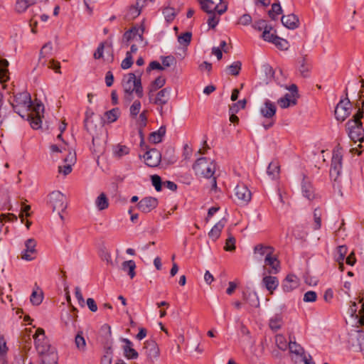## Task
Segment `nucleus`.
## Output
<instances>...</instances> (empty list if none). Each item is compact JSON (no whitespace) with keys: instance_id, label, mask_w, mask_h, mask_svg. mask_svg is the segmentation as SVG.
<instances>
[{"instance_id":"32","label":"nucleus","mask_w":364,"mask_h":364,"mask_svg":"<svg viewBox=\"0 0 364 364\" xmlns=\"http://www.w3.org/2000/svg\"><path fill=\"white\" fill-rule=\"evenodd\" d=\"M119 116V110L118 108H114L109 111H107L105 113V120L104 122L107 124H110L114 122L117 120Z\"/></svg>"},{"instance_id":"38","label":"nucleus","mask_w":364,"mask_h":364,"mask_svg":"<svg viewBox=\"0 0 364 364\" xmlns=\"http://www.w3.org/2000/svg\"><path fill=\"white\" fill-rule=\"evenodd\" d=\"M280 171V166L278 162L272 161L269 164L267 168V173L272 178L279 176Z\"/></svg>"},{"instance_id":"60","label":"nucleus","mask_w":364,"mask_h":364,"mask_svg":"<svg viewBox=\"0 0 364 364\" xmlns=\"http://www.w3.org/2000/svg\"><path fill=\"white\" fill-rule=\"evenodd\" d=\"M164 14L168 21H172L175 16L173 10L170 8L166 9L164 11Z\"/></svg>"},{"instance_id":"46","label":"nucleus","mask_w":364,"mask_h":364,"mask_svg":"<svg viewBox=\"0 0 364 364\" xmlns=\"http://www.w3.org/2000/svg\"><path fill=\"white\" fill-rule=\"evenodd\" d=\"M141 103L138 100H135L133 104L131 105L129 111L130 114L132 118H136L138 114H139L141 110Z\"/></svg>"},{"instance_id":"18","label":"nucleus","mask_w":364,"mask_h":364,"mask_svg":"<svg viewBox=\"0 0 364 364\" xmlns=\"http://www.w3.org/2000/svg\"><path fill=\"white\" fill-rule=\"evenodd\" d=\"M342 150L338 146L334 149L332 157V168L333 171L336 172V174H339L342 164Z\"/></svg>"},{"instance_id":"47","label":"nucleus","mask_w":364,"mask_h":364,"mask_svg":"<svg viewBox=\"0 0 364 364\" xmlns=\"http://www.w3.org/2000/svg\"><path fill=\"white\" fill-rule=\"evenodd\" d=\"M282 7L279 4H273L272 9L269 11V16L273 19H276L277 16L282 13Z\"/></svg>"},{"instance_id":"36","label":"nucleus","mask_w":364,"mask_h":364,"mask_svg":"<svg viewBox=\"0 0 364 364\" xmlns=\"http://www.w3.org/2000/svg\"><path fill=\"white\" fill-rule=\"evenodd\" d=\"M43 298V291L40 288L37 287L31 294V301L34 305H39L42 302Z\"/></svg>"},{"instance_id":"5","label":"nucleus","mask_w":364,"mask_h":364,"mask_svg":"<svg viewBox=\"0 0 364 364\" xmlns=\"http://www.w3.org/2000/svg\"><path fill=\"white\" fill-rule=\"evenodd\" d=\"M196 174L205 178H211L215 171V164L214 161L210 159L200 158L193 166Z\"/></svg>"},{"instance_id":"25","label":"nucleus","mask_w":364,"mask_h":364,"mask_svg":"<svg viewBox=\"0 0 364 364\" xmlns=\"http://www.w3.org/2000/svg\"><path fill=\"white\" fill-rule=\"evenodd\" d=\"M260 112L266 118H272L276 113V106L269 101H266L264 106L261 107Z\"/></svg>"},{"instance_id":"7","label":"nucleus","mask_w":364,"mask_h":364,"mask_svg":"<svg viewBox=\"0 0 364 364\" xmlns=\"http://www.w3.org/2000/svg\"><path fill=\"white\" fill-rule=\"evenodd\" d=\"M202 9L208 14L216 12L221 15L226 11L228 5L225 0H198Z\"/></svg>"},{"instance_id":"28","label":"nucleus","mask_w":364,"mask_h":364,"mask_svg":"<svg viewBox=\"0 0 364 364\" xmlns=\"http://www.w3.org/2000/svg\"><path fill=\"white\" fill-rule=\"evenodd\" d=\"M9 62L5 59L0 60V82H6L9 79V74L7 67Z\"/></svg>"},{"instance_id":"13","label":"nucleus","mask_w":364,"mask_h":364,"mask_svg":"<svg viewBox=\"0 0 364 364\" xmlns=\"http://www.w3.org/2000/svg\"><path fill=\"white\" fill-rule=\"evenodd\" d=\"M169 90L164 88L159 91L156 94L152 92V96L149 97V102L158 105L163 106L166 104L168 100Z\"/></svg>"},{"instance_id":"59","label":"nucleus","mask_w":364,"mask_h":364,"mask_svg":"<svg viewBox=\"0 0 364 364\" xmlns=\"http://www.w3.org/2000/svg\"><path fill=\"white\" fill-rule=\"evenodd\" d=\"M252 22V18L249 14L242 15L238 23L241 25H248Z\"/></svg>"},{"instance_id":"40","label":"nucleus","mask_w":364,"mask_h":364,"mask_svg":"<svg viewBox=\"0 0 364 364\" xmlns=\"http://www.w3.org/2000/svg\"><path fill=\"white\" fill-rule=\"evenodd\" d=\"M122 268L124 271H127L129 273V275L132 279L135 276V268L136 264L135 262L133 260H129L124 262L122 264Z\"/></svg>"},{"instance_id":"20","label":"nucleus","mask_w":364,"mask_h":364,"mask_svg":"<svg viewBox=\"0 0 364 364\" xmlns=\"http://www.w3.org/2000/svg\"><path fill=\"white\" fill-rule=\"evenodd\" d=\"M282 22L285 27L289 29H294L299 26V18L294 14L283 16L282 17Z\"/></svg>"},{"instance_id":"45","label":"nucleus","mask_w":364,"mask_h":364,"mask_svg":"<svg viewBox=\"0 0 364 364\" xmlns=\"http://www.w3.org/2000/svg\"><path fill=\"white\" fill-rule=\"evenodd\" d=\"M134 119H135L136 123L139 129L146 127L147 122L146 111L144 110L138 117L136 116V117Z\"/></svg>"},{"instance_id":"24","label":"nucleus","mask_w":364,"mask_h":364,"mask_svg":"<svg viewBox=\"0 0 364 364\" xmlns=\"http://www.w3.org/2000/svg\"><path fill=\"white\" fill-rule=\"evenodd\" d=\"M274 252V249L269 245L264 244H258L254 247V252L259 255V256L269 257Z\"/></svg>"},{"instance_id":"2","label":"nucleus","mask_w":364,"mask_h":364,"mask_svg":"<svg viewBox=\"0 0 364 364\" xmlns=\"http://www.w3.org/2000/svg\"><path fill=\"white\" fill-rule=\"evenodd\" d=\"M211 219H219L208 233L209 237L213 240L219 238L221 231L226 223V213L220 210V207H212L208 210L206 221L208 222Z\"/></svg>"},{"instance_id":"9","label":"nucleus","mask_w":364,"mask_h":364,"mask_svg":"<svg viewBox=\"0 0 364 364\" xmlns=\"http://www.w3.org/2000/svg\"><path fill=\"white\" fill-rule=\"evenodd\" d=\"M145 354L149 361L153 363L160 355V349L157 343L154 340H147L144 343Z\"/></svg>"},{"instance_id":"55","label":"nucleus","mask_w":364,"mask_h":364,"mask_svg":"<svg viewBox=\"0 0 364 364\" xmlns=\"http://www.w3.org/2000/svg\"><path fill=\"white\" fill-rule=\"evenodd\" d=\"M317 296L315 291H309L305 293L304 301L305 302H314L316 300Z\"/></svg>"},{"instance_id":"1","label":"nucleus","mask_w":364,"mask_h":364,"mask_svg":"<svg viewBox=\"0 0 364 364\" xmlns=\"http://www.w3.org/2000/svg\"><path fill=\"white\" fill-rule=\"evenodd\" d=\"M143 33L142 29L140 31L136 28H133L124 34L122 41L127 46H131V50L127 53L126 58L121 63L122 69L127 70L132 67L133 64L132 53H136L138 47L142 45L144 41Z\"/></svg>"},{"instance_id":"54","label":"nucleus","mask_w":364,"mask_h":364,"mask_svg":"<svg viewBox=\"0 0 364 364\" xmlns=\"http://www.w3.org/2000/svg\"><path fill=\"white\" fill-rule=\"evenodd\" d=\"M129 148L124 145H118L115 149V154L118 156H122L129 154Z\"/></svg>"},{"instance_id":"41","label":"nucleus","mask_w":364,"mask_h":364,"mask_svg":"<svg viewBox=\"0 0 364 364\" xmlns=\"http://www.w3.org/2000/svg\"><path fill=\"white\" fill-rule=\"evenodd\" d=\"M282 326V318L279 316H276L272 318L269 321V327L272 331H278Z\"/></svg>"},{"instance_id":"57","label":"nucleus","mask_w":364,"mask_h":364,"mask_svg":"<svg viewBox=\"0 0 364 364\" xmlns=\"http://www.w3.org/2000/svg\"><path fill=\"white\" fill-rule=\"evenodd\" d=\"M152 70H164V67L157 61H152L150 63L149 68H147V71L150 72Z\"/></svg>"},{"instance_id":"17","label":"nucleus","mask_w":364,"mask_h":364,"mask_svg":"<svg viewBox=\"0 0 364 364\" xmlns=\"http://www.w3.org/2000/svg\"><path fill=\"white\" fill-rule=\"evenodd\" d=\"M264 262L266 266L269 267V269L268 270L269 274H277L279 272L280 262L274 253L265 257Z\"/></svg>"},{"instance_id":"6","label":"nucleus","mask_w":364,"mask_h":364,"mask_svg":"<svg viewBox=\"0 0 364 364\" xmlns=\"http://www.w3.org/2000/svg\"><path fill=\"white\" fill-rule=\"evenodd\" d=\"M31 107V99L28 92H23L15 96L14 107L16 112L22 117H26V112L30 111Z\"/></svg>"},{"instance_id":"48","label":"nucleus","mask_w":364,"mask_h":364,"mask_svg":"<svg viewBox=\"0 0 364 364\" xmlns=\"http://www.w3.org/2000/svg\"><path fill=\"white\" fill-rule=\"evenodd\" d=\"M241 63L240 61L234 62L230 66H228L229 72L232 75H237L241 70Z\"/></svg>"},{"instance_id":"3","label":"nucleus","mask_w":364,"mask_h":364,"mask_svg":"<svg viewBox=\"0 0 364 364\" xmlns=\"http://www.w3.org/2000/svg\"><path fill=\"white\" fill-rule=\"evenodd\" d=\"M122 87L125 92L126 97L131 100V96L134 92L138 97H142L143 87L141 78L136 77L135 74L131 73L125 75L122 80Z\"/></svg>"},{"instance_id":"34","label":"nucleus","mask_w":364,"mask_h":364,"mask_svg":"<svg viewBox=\"0 0 364 364\" xmlns=\"http://www.w3.org/2000/svg\"><path fill=\"white\" fill-rule=\"evenodd\" d=\"M165 129L163 128H160L158 131L154 132L150 134L149 137V141L151 144H158L161 141L164 134Z\"/></svg>"},{"instance_id":"35","label":"nucleus","mask_w":364,"mask_h":364,"mask_svg":"<svg viewBox=\"0 0 364 364\" xmlns=\"http://www.w3.org/2000/svg\"><path fill=\"white\" fill-rule=\"evenodd\" d=\"M278 36L276 35V31H273V28L271 26H266L262 33V38L265 41L274 43V38Z\"/></svg>"},{"instance_id":"15","label":"nucleus","mask_w":364,"mask_h":364,"mask_svg":"<svg viewBox=\"0 0 364 364\" xmlns=\"http://www.w3.org/2000/svg\"><path fill=\"white\" fill-rule=\"evenodd\" d=\"M158 200L154 197H146L141 199L138 203V208L142 212L149 213L156 208Z\"/></svg>"},{"instance_id":"10","label":"nucleus","mask_w":364,"mask_h":364,"mask_svg":"<svg viewBox=\"0 0 364 364\" xmlns=\"http://www.w3.org/2000/svg\"><path fill=\"white\" fill-rule=\"evenodd\" d=\"M235 200L240 203H247L252 198V193L247 186L244 184H238L234 192Z\"/></svg>"},{"instance_id":"26","label":"nucleus","mask_w":364,"mask_h":364,"mask_svg":"<svg viewBox=\"0 0 364 364\" xmlns=\"http://www.w3.org/2000/svg\"><path fill=\"white\" fill-rule=\"evenodd\" d=\"M147 0H136V4L130 7L128 16L131 18H135L141 14V8Z\"/></svg>"},{"instance_id":"58","label":"nucleus","mask_w":364,"mask_h":364,"mask_svg":"<svg viewBox=\"0 0 364 364\" xmlns=\"http://www.w3.org/2000/svg\"><path fill=\"white\" fill-rule=\"evenodd\" d=\"M8 348L6 346V341L4 336L0 335V355H4L6 353Z\"/></svg>"},{"instance_id":"49","label":"nucleus","mask_w":364,"mask_h":364,"mask_svg":"<svg viewBox=\"0 0 364 364\" xmlns=\"http://www.w3.org/2000/svg\"><path fill=\"white\" fill-rule=\"evenodd\" d=\"M30 6L26 0H18L16 5V9L18 12H24Z\"/></svg>"},{"instance_id":"53","label":"nucleus","mask_w":364,"mask_h":364,"mask_svg":"<svg viewBox=\"0 0 364 364\" xmlns=\"http://www.w3.org/2000/svg\"><path fill=\"white\" fill-rule=\"evenodd\" d=\"M235 239L232 235H229L228 239L226 240L225 250L226 251H232L235 249Z\"/></svg>"},{"instance_id":"62","label":"nucleus","mask_w":364,"mask_h":364,"mask_svg":"<svg viewBox=\"0 0 364 364\" xmlns=\"http://www.w3.org/2000/svg\"><path fill=\"white\" fill-rule=\"evenodd\" d=\"M48 68L54 70L57 73H60V65L58 62L50 60L49 62Z\"/></svg>"},{"instance_id":"52","label":"nucleus","mask_w":364,"mask_h":364,"mask_svg":"<svg viewBox=\"0 0 364 364\" xmlns=\"http://www.w3.org/2000/svg\"><path fill=\"white\" fill-rule=\"evenodd\" d=\"M151 183L152 185L154 186L156 191H161V178L158 175H153L151 176Z\"/></svg>"},{"instance_id":"43","label":"nucleus","mask_w":364,"mask_h":364,"mask_svg":"<svg viewBox=\"0 0 364 364\" xmlns=\"http://www.w3.org/2000/svg\"><path fill=\"white\" fill-rule=\"evenodd\" d=\"M273 44L281 50H287L289 46V43L287 40L279 36L274 38Z\"/></svg>"},{"instance_id":"50","label":"nucleus","mask_w":364,"mask_h":364,"mask_svg":"<svg viewBox=\"0 0 364 364\" xmlns=\"http://www.w3.org/2000/svg\"><path fill=\"white\" fill-rule=\"evenodd\" d=\"M210 16H209L208 19V26L210 28H215L216 25L219 22V16L216 12H213L212 14H210Z\"/></svg>"},{"instance_id":"22","label":"nucleus","mask_w":364,"mask_h":364,"mask_svg":"<svg viewBox=\"0 0 364 364\" xmlns=\"http://www.w3.org/2000/svg\"><path fill=\"white\" fill-rule=\"evenodd\" d=\"M36 348L38 350V353L41 355H46L50 350V344L48 343V341L47 338H42L41 339L38 338L37 340H34Z\"/></svg>"},{"instance_id":"39","label":"nucleus","mask_w":364,"mask_h":364,"mask_svg":"<svg viewBox=\"0 0 364 364\" xmlns=\"http://www.w3.org/2000/svg\"><path fill=\"white\" fill-rule=\"evenodd\" d=\"M75 343L77 348L80 351H84L86 347V341L82 336V332L79 331L75 338Z\"/></svg>"},{"instance_id":"64","label":"nucleus","mask_w":364,"mask_h":364,"mask_svg":"<svg viewBox=\"0 0 364 364\" xmlns=\"http://www.w3.org/2000/svg\"><path fill=\"white\" fill-rule=\"evenodd\" d=\"M42 338H46L45 335V331L43 328H37L36 333L33 335V339L37 340L38 338L41 339Z\"/></svg>"},{"instance_id":"21","label":"nucleus","mask_w":364,"mask_h":364,"mask_svg":"<svg viewBox=\"0 0 364 364\" xmlns=\"http://www.w3.org/2000/svg\"><path fill=\"white\" fill-rule=\"evenodd\" d=\"M299 285V279L294 274L287 276L283 283V289L285 291H289L295 289Z\"/></svg>"},{"instance_id":"42","label":"nucleus","mask_w":364,"mask_h":364,"mask_svg":"<svg viewBox=\"0 0 364 364\" xmlns=\"http://www.w3.org/2000/svg\"><path fill=\"white\" fill-rule=\"evenodd\" d=\"M275 343L277 346L282 350L287 348L288 342L282 334H277L275 336Z\"/></svg>"},{"instance_id":"31","label":"nucleus","mask_w":364,"mask_h":364,"mask_svg":"<svg viewBox=\"0 0 364 364\" xmlns=\"http://www.w3.org/2000/svg\"><path fill=\"white\" fill-rule=\"evenodd\" d=\"M95 204L99 210H103L109 207V200L105 193H101L96 198Z\"/></svg>"},{"instance_id":"8","label":"nucleus","mask_w":364,"mask_h":364,"mask_svg":"<svg viewBox=\"0 0 364 364\" xmlns=\"http://www.w3.org/2000/svg\"><path fill=\"white\" fill-rule=\"evenodd\" d=\"M352 105L348 100H341L335 109V115L338 120L344 121L350 114Z\"/></svg>"},{"instance_id":"4","label":"nucleus","mask_w":364,"mask_h":364,"mask_svg":"<svg viewBox=\"0 0 364 364\" xmlns=\"http://www.w3.org/2000/svg\"><path fill=\"white\" fill-rule=\"evenodd\" d=\"M363 112L360 109L353 116V119L347 123L348 135L355 142H362L364 140V130L360 119Z\"/></svg>"},{"instance_id":"12","label":"nucleus","mask_w":364,"mask_h":364,"mask_svg":"<svg viewBox=\"0 0 364 364\" xmlns=\"http://www.w3.org/2000/svg\"><path fill=\"white\" fill-rule=\"evenodd\" d=\"M144 158L147 166L156 167L161 163V154L158 150L152 149L146 152Z\"/></svg>"},{"instance_id":"56","label":"nucleus","mask_w":364,"mask_h":364,"mask_svg":"<svg viewBox=\"0 0 364 364\" xmlns=\"http://www.w3.org/2000/svg\"><path fill=\"white\" fill-rule=\"evenodd\" d=\"M347 252H348V248L346 246H344V245L339 246L338 247V257L337 258V259L343 261L344 258L347 254Z\"/></svg>"},{"instance_id":"29","label":"nucleus","mask_w":364,"mask_h":364,"mask_svg":"<svg viewBox=\"0 0 364 364\" xmlns=\"http://www.w3.org/2000/svg\"><path fill=\"white\" fill-rule=\"evenodd\" d=\"M126 346L124 348V355L128 359H134L138 358V353L132 348V343L128 339H124Z\"/></svg>"},{"instance_id":"11","label":"nucleus","mask_w":364,"mask_h":364,"mask_svg":"<svg viewBox=\"0 0 364 364\" xmlns=\"http://www.w3.org/2000/svg\"><path fill=\"white\" fill-rule=\"evenodd\" d=\"M53 210L60 213L66 208L65 196L60 192L52 193L50 198Z\"/></svg>"},{"instance_id":"14","label":"nucleus","mask_w":364,"mask_h":364,"mask_svg":"<svg viewBox=\"0 0 364 364\" xmlns=\"http://www.w3.org/2000/svg\"><path fill=\"white\" fill-rule=\"evenodd\" d=\"M26 249L23 252L21 258L25 260H32L36 254V242L33 239H28L26 241Z\"/></svg>"},{"instance_id":"16","label":"nucleus","mask_w":364,"mask_h":364,"mask_svg":"<svg viewBox=\"0 0 364 364\" xmlns=\"http://www.w3.org/2000/svg\"><path fill=\"white\" fill-rule=\"evenodd\" d=\"M262 284L269 294H273L279 286V280L277 277L266 275L262 278Z\"/></svg>"},{"instance_id":"27","label":"nucleus","mask_w":364,"mask_h":364,"mask_svg":"<svg viewBox=\"0 0 364 364\" xmlns=\"http://www.w3.org/2000/svg\"><path fill=\"white\" fill-rule=\"evenodd\" d=\"M166 83V79L163 77H158L150 85L148 95L152 96V92H155L157 90L161 88Z\"/></svg>"},{"instance_id":"33","label":"nucleus","mask_w":364,"mask_h":364,"mask_svg":"<svg viewBox=\"0 0 364 364\" xmlns=\"http://www.w3.org/2000/svg\"><path fill=\"white\" fill-rule=\"evenodd\" d=\"M105 46H107L108 50H109V53H110V60L112 61L113 60L112 45L111 44H108L107 43H102L99 46V47L97 48V50L94 53V58L95 59H100V58H102L103 57V50H104Z\"/></svg>"},{"instance_id":"44","label":"nucleus","mask_w":364,"mask_h":364,"mask_svg":"<svg viewBox=\"0 0 364 364\" xmlns=\"http://www.w3.org/2000/svg\"><path fill=\"white\" fill-rule=\"evenodd\" d=\"M191 33L186 32L178 37V41L181 46L186 47L191 43Z\"/></svg>"},{"instance_id":"23","label":"nucleus","mask_w":364,"mask_h":364,"mask_svg":"<svg viewBox=\"0 0 364 364\" xmlns=\"http://www.w3.org/2000/svg\"><path fill=\"white\" fill-rule=\"evenodd\" d=\"M36 113L32 112L31 114L27 113L26 114L31 120V125L33 129H38L41 124V119L39 115L40 109L43 110V107L41 105H38Z\"/></svg>"},{"instance_id":"63","label":"nucleus","mask_w":364,"mask_h":364,"mask_svg":"<svg viewBox=\"0 0 364 364\" xmlns=\"http://www.w3.org/2000/svg\"><path fill=\"white\" fill-rule=\"evenodd\" d=\"M314 222H315V229H319L321 225V215L315 210L314 212Z\"/></svg>"},{"instance_id":"19","label":"nucleus","mask_w":364,"mask_h":364,"mask_svg":"<svg viewBox=\"0 0 364 364\" xmlns=\"http://www.w3.org/2000/svg\"><path fill=\"white\" fill-rule=\"evenodd\" d=\"M75 156L74 154L70 153L68 156L65 159V162L68 163L67 164L59 166L58 172L60 173H63L64 176L68 175L72 171V166L75 164Z\"/></svg>"},{"instance_id":"37","label":"nucleus","mask_w":364,"mask_h":364,"mask_svg":"<svg viewBox=\"0 0 364 364\" xmlns=\"http://www.w3.org/2000/svg\"><path fill=\"white\" fill-rule=\"evenodd\" d=\"M289 348L290 353L296 356H301L304 353L303 348L296 342L290 341L289 343Z\"/></svg>"},{"instance_id":"61","label":"nucleus","mask_w":364,"mask_h":364,"mask_svg":"<svg viewBox=\"0 0 364 364\" xmlns=\"http://www.w3.org/2000/svg\"><path fill=\"white\" fill-rule=\"evenodd\" d=\"M87 304L91 311H92V312L97 311V306L93 299L88 298L87 299Z\"/></svg>"},{"instance_id":"30","label":"nucleus","mask_w":364,"mask_h":364,"mask_svg":"<svg viewBox=\"0 0 364 364\" xmlns=\"http://www.w3.org/2000/svg\"><path fill=\"white\" fill-rule=\"evenodd\" d=\"M296 97L294 95L287 94L284 97L278 100V104L282 108H287L291 105L296 104Z\"/></svg>"},{"instance_id":"51","label":"nucleus","mask_w":364,"mask_h":364,"mask_svg":"<svg viewBox=\"0 0 364 364\" xmlns=\"http://www.w3.org/2000/svg\"><path fill=\"white\" fill-rule=\"evenodd\" d=\"M247 100L245 99L238 101L235 103L230 109L231 113H237L240 108L244 109L246 106Z\"/></svg>"}]
</instances>
